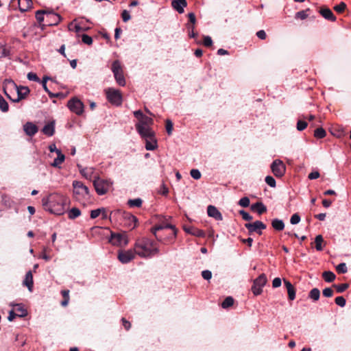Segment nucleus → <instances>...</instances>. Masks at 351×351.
Wrapping results in <instances>:
<instances>
[{
  "mask_svg": "<svg viewBox=\"0 0 351 351\" xmlns=\"http://www.w3.org/2000/svg\"><path fill=\"white\" fill-rule=\"evenodd\" d=\"M42 204L45 210L54 215H60L65 210L66 199L60 194L53 193L43 198Z\"/></svg>",
  "mask_w": 351,
  "mask_h": 351,
  "instance_id": "1",
  "label": "nucleus"
},
{
  "mask_svg": "<svg viewBox=\"0 0 351 351\" xmlns=\"http://www.w3.org/2000/svg\"><path fill=\"white\" fill-rule=\"evenodd\" d=\"M134 250L141 258H151L159 253V249L155 241L147 237L136 239Z\"/></svg>",
  "mask_w": 351,
  "mask_h": 351,
  "instance_id": "2",
  "label": "nucleus"
},
{
  "mask_svg": "<svg viewBox=\"0 0 351 351\" xmlns=\"http://www.w3.org/2000/svg\"><path fill=\"white\" fill-rule=\"evenodd\" d=\"M3 92L11 101L19 102L27 97L29 89L27 86H18L11 80H5L3 82Z\"/></svg>",
  "mask_w": 351,
  "mask_h": 351,
  "instance_id": "3",
  "label": "nucleus"
},
{
  "mask_svg": "<svg viewBox=\"0 0 351 351\" xmlns=\"http://www.w3.org/2000/svg\"><path fill=\"white\" fill-rule=\"evenodd\" d=\"M93 186L97 193L99 195H103L110 189L112 186V182L110 180H105L98 177L93 180Z\"/></svg>",
  "mask_w": 351,
  "mask_h": 351,
  "instance_id": "4",
  "label": "nucleus"
},
{
  "mask_svg": "<svg viewBox=\"0 0 351 351\" xmlns=\"http://www.w3.org/2000/svg\"><path fill=\"white\" fill-rule=\"evenodd\" d=\"M68 28L69 31L75 32L77 36H82L83 43L88 44V34L85 33L88 29L87 27L82 25L81 22L75 20L69 24Z\"/></svg>",
  "mask_w": 351,
  "mask_h": 351,
  "instance_id": "5",
  "label": "nucleus"
},
{
  "mask_svg": "<svg viewBox=\"0 0 351 351\" xmlns=\"http://www.w3.org/2000/svg\"><path fill=\"white\" fill-rule=\"evenodd\" d=\"M112 71L114 73V76L117 82L120 86H125V80L123 76L122 67L119 60H115L113 62L112 65Z\"/></svg>",
  "mask_w": 351,
  "mask_h": 351,
  "instance_id": "6",
  "label": "nucleus"
},
{
  "mask_svg": "<svg viewBox=\"0 0 351 351\" xmlns=\"http://www.w3.org/2000/svg\"><path fill=\"white\" fill-rule=\"evenodd\" d=\"M109 242L114 245L124 247L128 243V239L125 232L114 233L111 232Z\"/></svg>",
  "mask_w": 351,
  "mask_h": 351,
  "instance_id": "7",
  "label": "nucleus"
},
{
  "mask_svg": "<svg viewBox=\"0 0 351 351\" xmlns=\"http://www.w3.org/2000/svg\"><path fill=\"white\" fill-rule=\"evenodd\" d=\"M72 185L73 187V195L76 199H82L84 195L88 193V187L82 182L74 180Z\"/></svg>",
  "mask_w": 351,
  "mask_h": 351,
  "instance_id": "8",
  "label": "nucleus"
},
{
  "mask_svg": "<svg viewBox=\"0 0 351 351\" xmlns=\"http://www.w3.org/2000/svg\"><path fill=\"white\" fill-rule=\"evenodd\" d=\"M106 97L108 101L113 105L119 106L122 104V95L118 90L108 88L106 90Z\"/></svg>",
  "mask_w": 351,
  "mask_h": 351,
  "instance_id": "9",
  "label": "nucleus"
},
{
  "mask_svg": "<svg viewBox=\"0 0 351 351\" xmlns=\"http://www.w3.org/2000/svg\"><path fill=\"white\" fill-rule=\"evenodd\" d=\"M267 281V277L265 274H261L254 280L252 291L255 295H258L262 293V288L265 285Z\"/></svg>",
  "mask_w": 351,
  "mask_h": 351,
  "instance_id": "10",
  "label": "nucleus"
},
{
  "mask_svg": "<svg viewBox=\"0 0 351 351\" xmlns=\"http://www.w3.org/2000/svg\"><path fill=\"white\" fill-rule=\"evenodd\" d=\"M67 106L71 111L77 115H80L84 112V106L83 103L76 97L70 99L67 103Z\"/></svg>",
  "mask_w": 351,
  "mask_h": 351,
  "instance_id": "11",
  "label": "nucleus"
},
{
  "mask_svg": "<svg viewBox=\"0 0 351 351\" xmlns=\"http://www.w3.org/2000/svg\"><path fill=\"white\" fill-rule=\"evenodd\" d=\"M271 169L275 176L282 177L285 173L286 167L280 160H275L271 165Z\"/></svg>",
  "mask_w": 351,
  "mask_h": 351,
  "instance_id": "12",
  "label": "nucleus"
},
{
  "mask_svg": "<svg viewBox=\"0 0 351 351\" xmlns=\"http://www.w3.org/2000/svg\"><path fill=\"white\" fill-rule=\"evenodd\" d=\"M245 227L248 230L249 234L256 232L259 235H261L262 230L266 228V225L261 221H256L253 223H245Z\"/></svg>",
  "mask_w": 351,
  "mask_h": 351,
  "instance_id": "13",
  "label": "nucleus"
},
{
  "mask_svg": "<svg viewBox=\"0 0 351 351\" xmlns=\"http://www.w3.org/2000/svg\"><path fill=\"white\" fill-rule=\"evenodd\" d=\"M136 128L139 134L146 140H154V138H155V134L150 128L145 127L140 123H137L136 124Z\"/></svg>",
  "mask_w": 351,
  "mask_h": 351,
  "instance_id": "14",
  "label": "nucleus"
},
{
  "mask_svg": "<svg viewBox=\"0 0 351 351\" xmlns=\"http://www.w3.org/2000/svg\"><path fill=\"white\" fill-rule=\"evenodd\" d=\"M136 253L133 250H121L118 254V259L122 263H128L134 258Z\"/></svg>",
  "mask_w": 351,
  "mask_h": 351,
  "instance_id": "15",
  "label": "nucleus"
},
{
  "mask_svg": "<svg viewBox=\"0 0 351 351\" xmlns=\"http://www.w3.org/2000/svg\"><path fill=\"white\" fill-rule=\"evenodd\" d=\"M47 23L45 25L51 26L58 25L61 21V16L53 12H48L46 16ZM44 26V25H43Z\"/></svg>",
  "mask_w": 351,
  "mask_h": 351,
  "instance_id": "16",
  "label": "nucleus"
},
{
  "mask_svg": "<svg viewBox=\"0 0 351 351\" xmlns=\"http://www.w3.org/2000/svg\"><path fill=\"white\" fill-rule=\"evenodd\" d=\"M319 13L328 21L335 22L337 19L331 10L326 6L321 7Z\"/></svg>",
  "mask_w": 351,
  "mask_h": 351,
  "instance_id": "17",
  "label": "nucleus"
},
{
  "mask_svg": "<svg viewBox=\"0 0 351 351\" xmlns=\"http://www.w3.org/2000/svg\"><path fill=\"white\" fill-rule=\"evenodd\" d=\"M17 2L19 10L21 12H26L29 10L32 6V0H12L11 3H14Z\"/></svg>",
  "mask_w": 351,
  "mask_h": 351,
  "instance_id": "18",
  "label": "nucleus"
},
{
  "mask_svg": "<svg viewBox=\"0 0 351 351\" xmlns=\"http://www.w3.org/2000/svg\"><path fill=\"white\" fill-rule=\"evenodd\" d=\"M23 130L25 134L29 136H33L38 131V127L32 122H27L23 125Z\"/></svg>",
  "mask_w": 351,
  "mask_h": 351,
  "instance_id": "19",
  "label": "nucleus"
},
{
  "mask_svg": "<svg viewBox=\"0 0 351 351\" xmlns=\"http://www.w3.org/2000/svg\"><path fill=\"white\" fill-rule=\"evenodd\" d=\"M184 230L186 232L197 237L203 238L206 235L202 230L198 229L194 226H184Z\"/></svg>",
  "mask_w": 351,
  "mask_h": 351,
  "instance_id": "20",
  "label": "nucleus"
},
{
  "mask_svg": "<svg viewBox=\"0 0 351 351\" xmlns=\"http://www.w3.org/2000/svg\"><path fill=\"white\" fill-rule=\"evenodd\" d=\"M207 213L209 217H213L216 220L221 221L223 219L221 213L214 206H208L207 208Z\"/></svg>",
  "mask_w": 351,
  "mask_h": 351,
  "instance_id": "21",
  "label": "nucleus"
},
{
  "mask_svg": "<svg viewBox=\"0 0 351 351\" xmlns=\"http://www.w3.org/2000/svg\"><path fill=\"white\" fill-rule=\"evenodd\" d=\"M171 5L178 13L184 12V8L187 5L186 0H172Z\"/></svg>",
  "mask_w": 351,
  "mask_h": 351,
  "instance_id": "22",
  "label": "nucleus"
},
{
  "mask_svg": "<svg viewBox=\"0 0 351 351\" xmlns=\"http://www.w3.org/2000/svg\"><path fill=\"white\" fill-rule=\"evenodd\" d=\"M164 228H171L173 230V234L176 235V229L175 228V227L172 225H167L165 227L161 226V225H159V226H156L154 227H153L151 230L152 232L154 234V235L155 236V237L156 238V239L159 241H162V239L161 237H158L156 234L157 231L158 230H162Z\"/></svg>",
  "mask_w": 351,
  "mask_h": 351,
  "instance_id": "23",
  "label": "nucleus"
},
{
  "mask_svg": "<svg viewBox=\"0 0 351 351\" xmlns=\"http://www.w3.org/2000/svg\"><path fill=\"white\" fill-rule=\"evenodd\" d=\"M283 281L287 290L289 299L290 300H293L295 298V289L289 280L284 279Z\"/></svg>",
  "mask_w": 351,
  "mask_h": 351,
  "instance_id": "24",
  "label": "nucleus"
},
{
  "mask_svg": "<svg viewBox=\"0 0 351 351\" xmlns=\"http://www.w3.org/2000/svg\"><path fill=\"white\" fill-rule=\"evenodd\" d=\"M99 215H101V219H106L108 217L106 209L104 208H100L96 210H91L90 212V218L92 219H95Z\"/></svg>",
  "mask_w": 351,
  "mask_h": 351,
  "instance_id": "25",
  "label": "nucleus"
},
{
  "mask_svg": "<svg viewBox=\"0 0 351 351\" xmlns=\"http://www.w3.org/2000/svg\"><path fill=\"white\" fill-rule=\"evenodd\" d=\"M42 132H43V134H45V135L48 136H51L54 134V132H55V123L54 121H51L49 123H48L47 124H46L43 130H42Z\"/></svg>",
  "mask_w": 351,
  "mask_h": 351,
  "instance_id": "26",
  "label": "nucleus"
},
{
  "mask_svg": "<svg viewBox=\"0 0 351 351\" xmlns=\"http://www.w3.org/2000/svg\"><path fill=\"white\" fill-rule=\"evenodd\" d=\"M13 311L17 314L18 317H23L27 315V310L21 304H16L13 305Z\"/></svg>",
  "mask_w": 351,
  "mask_h": 351,
  "instance_id": "27",
  "label": "nucleus"
},
{
  "mask_svg": "<svg viewBox=\"0 0 351 351\" xmlns=\"http://www.w3.org/2000/svg\"><path fill=\"white\" fill-rule=\"evenodd\" d=\"M251 209L253 211H256L259 215H262L267 211L266 206L261 202L252 204Z\"/></svg>",
  "mask_w": 351,
  "mask_h": 351,
  "instance_id": "28",
  "label": "nucleus"
},
{
  "mask_svg": "<svg viewBox=\"0 0 351 351\" xmlns=\"http://www.w3.org/2000/svg\"><path fill=\"white\" fill-rule=\"evenodd\" d=\"M23 285L27 286L29 291H32L33 287V276L30 271L27 272L25 278L23 280Z\"/></svg>",
  "mask_w": 351,
  "mask_h": 351,
  "instance_id": "29",
  "label": "nucleus"
},
{
  "mask_svg": "<svg viewBox=\"0 0 351 351\" xmlns=\"http://www.w3.org/2000/svg\"><path fill=\"white\" fill-rule=\"evenodd\" d=\"M125 218L129 221L128 224V228L134 229L136 226L137 218L130 213H125Z\"/></svg>",
  "mask_w": 351,
  "mask_h": 351,
  "instance_id": "30",
  "label": "nucleus"
},
{
  "mask_svg": "<svg viewBox=\"0 0 351 351\" xmlns=\"http://www.w3.org/2000/svg\"><path fill=\"white\" fill-rule=\"evenodd\" d=\"M271 226L276 230L278 231H281L285 228V223L282 220L278 219H273L271 221Z\"/></svg>",
  "mask_w": 351,
  "mask_h": 351,
  "instance_id": "31",
  "label": "nucleus"
},
{
  "mask_svg": "<svg viewBox=\"0 0 351 351\" xmlns=\"http://www.w3.org/2000/svg\"><path fill=\"white\" fill-rule=\"evenodd\" d=\"M64 155L61 152V151H58L57 158L54 159L51 165L55 167H59V165L64 161Z\"/></svg>",
  "mask_w": 351,
  "mask_h": 351,
  "instance_id": "32",
  "label": "nucleus"
},
{
  "mask_svg": "<svg viewBox=\"0 0 351 351\" xmlns=\"http://www.w3.org/2000/svg\"><path fill=\"white\" fill-rule=\"evenodd\" d=\"M322 278L326 282H332L335 280L336 276L330 271H326L322 273Z\"/></svg>",
  "mask_w": 351,
  "mask_h": 351,
  "instance_id": "33",
  "label": "nucleus"
},
{
  "mask_svg": "<svg viewBox=\"0 0 351 351\" xmlns=\"http://www.w3.org/2000/svg\"><path fill=\"white\" fill-rule=\"evenodd\" d=\"M108 232V229H104L101 227H93L90 229V233L93 236L95 234L105 235Z\"/></svg>",
  "mask_w": 351,
  "mask_h": 351,
  "instance_id": "34",
  "label": "nucleus"
},
{
  "mask_svg": "<svg viewBox=\"0 0 351 351\" xmlns=\"http://www.w3.org/2000/svg\"><path fill=\"white\" fill-rule=\"evenodd\" d=\"M308 297L313 301H317L320 297V291L317 288H313L311 290Z\"/></svg>",
  "mask_w": 351,
  "mask_h": 351,
  "instance_id": "35",
  "label": "nucleus"
},
{
  "mask_svg": "<svg viewBox=\"0 0 351 351\" xmlns=\"http://www.w3.org/2000/svg\"><path fill=\"white\" fill-rule=\"evenodd\" d=\"M157 147V142L156 138L154 140H146L145 148L147 150H154Z\"/></svg>",
  "mask_w": 351,
  "mask_h": 351,
  "instance_id": "36",
  "label": "nucleus"
},
{
  "mask_svg": "<svg viewBox=\"0 0 351 351\" xmlns=\"http://www.w3.org/2000/svg\"><path fill=\"white\" fill-rule=\"evenodd\" d=\"M315 248L317 251H322L323 250L322 243H324L323 237L321 234L316 236L315 239Z\"/></svg>",
  "mask_w": 351,
  "mask_h": 351,
  "instance_id": "37",
  "label": "nucleus"
},
{
  "mask_svg": "<svg viewBox=\"0 0 351 351\" xmlns=\"http://www.w3.org/2000/svg\"><path fill=\"white\" fill-rule=\"evenodd\" d=\"M47 14H48V12L46 10H40L36 11V18L40 25H42V23L44 21V14L47 15Z\"/></svg>",
  "mask_w": 351,
  "mask_h": 351,
  "instance_id": "38",
  "label": "nucleus"
},
{
  "mask_svg": "<svg viewBox=\"0 0 351 351\" xmlns=\"http://www.w3.org/2000/svg\"><path fill=\"white\" fill-rule=\"evenodd\" d=\"M154 123V121L152 118L146 116V115H144L142 119L139 121V123L140 124H141L142 125L145 126V127H149V125H152Z\"/></svg>",
  "mask_w": 351,
  "mask_h": 351,
  "instance_id": "39",
  "label": "nucleus"
},
{
  "mask_svg": "<svg viewBox=\"0 0 351 351\" xmlns=\"http://www.w3.org/2000/svg\"><path fill=\"white\" fill-rule=\"evenodd\" d=\"M61 294L63 297V300L61 302V305L62 306H66L69 301V291L62 290L61 291Z\"/></svg>",
  "mask_w": 351,
  "mask_h": 351,
  "instance_id": "40",
  "label": "nucleus"
},
{
  "mask_svg": "<svg viewBox=\"0 0 351 351\" xmlns=\"http://www.w3.org/2000/svg\"><path fill=\"white\" fill-rule=\"evenodd\" d=\"M234 304V299L231 296H228L225 298L223 302L221 304V307L223 308H228L232 306Z\"/></svg>",
  "mask_w": 351,
  "mask_h": 351,
  "instance_id": "41",
  "label": "nucleus"
},
{
  "mask_svg": "<svg viewBox=\"0 0 351 351\" xmlns=\"http://www.w3.org/2000/svg\"><path fill=\"white\" fill-rule=\"evenodd\" d=\"M309 11H310L309 8H307L305 10L299 11V12H296V14L295 15V18L296 19L304 20L308 17V14L306 12H309Z\"/></svg>",
  "mask_w": 351,
  "mask_h": 351,
  "instance_id": "42",
  "label": "nucleus"
},
{
  "mask_svg": "<svg viewBox=\"0 0 351 351\" xmlns=\"http://www.w3.org/2000/svg\"><path fill=\"white\" fill-rule=\"evenodd\" d=\"M142 203H143V201L141 198L129 199L128 202V204L130 207H141L142 205Z\"/></svg>",
  "mask_w": 351,
  "mask_h": 351,
  "instance_id": "43",
  "label": "nucleus"
},
{
  "mask_svg": "<svg viewBox=\"0 0 351 351\" xmlns=\"http://www.w3.org/2000/svg\"><path fill=\"white\" fill-rule=\"evenodd\" d=\"M0 109L2 112H6L9 110V106L8 102L5 100V99L0 94Z\"/></svg>",
  "mask_w": 351,
  "mask_h": 351,
  "instance_id": "44",
  "label": "nucleus"
},
{
  "mask_svg": "<svg viewBox=\"0 0 351 351\" xmlns=\"http://www.w3.org/2000/svg\"><path fill=\"white\" fill-rule=\"evenodd\" d=\"M81 214V212L77 208H73L69 212V219H75L79 217Z\"/></svg>",
  "mask_w": 351,
  "mask_h": 351,
  "instance_id": "45",
  "label": "nucleus"
},
{
  "mask_svg": "<svg viewBox=\"0 0 351 351\" xmlns=\"http://www.w3.org/2000/svg\"><path fill=\"white\" fill-rule=\"evenodd\" d=\"M326 131L322 128H317L314 131V136L317 138H323L326 136Z\"/></svg>",
  "mask_w": 351,
  "mask_h": 351,
  "instance_id": "46",
  "label": "nucleus"
},
{
  "mask_svg": "<svg viewBox=\"0 0 351 351\" xmlns=\"http://www.w3.org/2000/svg\"><path fill=\"white\" fill-rule=\"evenodd\" d=\"M349 287V285L347 283L341 284V285H333V287H335L338 293H343Z\"/></svg>",
  "mask_w": 351,
  "mask_h": 351,
  "instance_id": "47",
  "label": "nucleus"
},
{
  "mask_svg": "<svg viewBox=\"0 0 351 351\" xmlns=\"http://www.w3.org/2000/svg\"><path fill=\"white\" fill-rule=\"evenodd\" d=\"M336 270L338 274H346L348 271L346 264L345 263L339 264L336 267Z\"/></svg>",
  "mask_w": 351,
  "mask_h": 351,
  "instance_id": "48",
  "label": "nucleus"
},
{
  "mask_svg": "<svg viewBox=\"0 0 351 351\" xmlns=\"http://www.w3.org/2000/svg\"><path fill=\"white\" fill-rule=\"evenodd\" d=\"M334 10L338 13H342L346 9V4L344 2H341L339 4L336 5L333 8Z\"/></svg>",
  "mask_w": 351,
  "mask_h": 351,
  "instance_id": "49",
  "label": "nucleus"
},
{
  "mask_svg": "<svg viewBox=\"0 0 351 351\" xmlns=\"http://www.w3.org/2000/svg\"><path fill=\"white\" fill-rule=\"evenodd\" d=\"M165 128L167 132L169 135H171L173 129V124L169 119H167L165 122Z\"/></svg>",
  "mask_w": 351,
  "mask_h": 351,
  "instance_id": "50",
  "label": "nucleus"
},
{
  "mask_svg": "<svg viewBox=\"0 0 351 351\" xmlns=\"http://www.w3.org/2000/svg\"><path fill=\"white\" fill-rule=\"evenodd\" d=\"M158 193L161 194V195H162L166 196L169 193V189H168V187L164 183H162L160 186V188L158 190Z\"/></svg>",
  "mask_w": 351,
  "mask_h": 351,
  "instance_id": "51",
  "label": "nucleus"
},
{
  "mask_svg": "<svg viewBox=\"0 0 351 351\" xmlns=\"http://www.w3.org/2000/svg\"><path fill=\"white\" fill-rule=\"evenodd\" d=\"M187 29L189 30V35L190 37L195 38L197 36V33L195 32V25L187 24Z\"/></svg>",
  "mask_w": 351,
  "mask_h": 351,
  "instance_id": "52",
  "label": "nucleus"
},
{
  "mask_svg": "<svg viewBox=\"0 0 351 351\" xmlns=\"http://www.w3.org/2000/svg\"><path fill=\"white\" fill-rule=\"evenodd\" d=\"M335 303L343 307L346 305V299L343 296H338L335 300Z\"/></svg>",
  "mask_w": 351,
  "mask_h": 351,
  "instance_id": "53",
  "label": "nucleus"
},
{
  "mask_svg": "<svg viewBox=\"0 0 351 351\" xmlns=\"http://www.w3.org/2000/svg\"><path fill=\"white\" fill-rule=\"evenodd\" d=\"M190 174L191 177L195 180H199L202 176L200 171L196 169H191Z\"/></svg>",
  "mask_w": 351,
  "mask_h": 351,
  "instance_id": "54",
  "label": "nucleus"
},
{
  "mask_svg": "<svg viewBox=\"0 0 351 351\" xmlns=\"http://www.w3.org/2000/svg\"><path fill=\"white\" fill-rule=\"evenodd\" d=\"M239 204L242 207L246 208L250 205V199L247 197H243L240 199Z\"/></svg>",
  "mask_w": 351,
  "mask_h": 351,
  "instance_id": "55",
  "label": "nucleus"
},
{
  "mask_svg": "<svg viewBox=\"0 0 351 351\" xmlns=\"http://www.w3.org/2000/svg\"><path fill=\"white\" fill-rule=\"evenodd\" d=\"M203 39V45L205 47H209L213 45V40L209 36H204Z\"/></svg>",
  "mask_w": 351,
  "mask_h": 351,
  "instance_id": "56",
  "label": "nucleus"
},
{
  "mask_svg": "<svg viewBox=\"0 0 351 351\" xmlns=\"http://www.w3.org/2000/svg\"><path fill=\"white\" fill-rule=\"evenodd\" d=\"M265 182L271 187H275L276 186V182L275 179L272 176H267L265 178Z\"/></svg>",
  "mask_w": 351,
  "mask_h": 351,
  "instance_id": "57",
  "label": "nucleus"
},
{
  "mask_svg": "<svg viewBox=\"0 0 351 351\" xmlns=\"http://www.w3.org/2000/svg\"><path fill=\"white\" fill-rule=\"evenodd\" d=\"M307 127V123L305 121L299 120L297 123V129L299 131L304 130Z\"/></svg>",
  "mask_w": 351,
  "mask_h": 351,
  "instance_id": "58",
  "label": "nucleus"
},
{
  "mask_svg": "<svg viewBox=\"0 0 351 351\" xmlns=\"http://www.w3.org/2000/svg\"><path fill=\"white\" fill-rule=\"evenodd\" d=\"M300 221V217L298 213L293 214L290 219V222L291 224H297Z\"/></svg>",
  "mask_w": 351,
  "mask_h": 351,
  "instance_id": "59",
  "label": "nucleus"
},
{
  "mask_svg": "<svg viewBox=\"0 0 351 351\" xmlns=\"http://www.w3.org/2000/svg\"><path fill=\"white\" fill-rule=\"evenodd\" d=\"M239 213L242 216L243 219L245 221H251L252 219V217L243 210H240Z\"/></svg>",
  "mask_w": 351,
  "mask_h": 351,
  "instance_id": "60",
  "label": "nucleus"
},
{
  "mask_svg": "<svg viewBox=\"0 0 351 351\" xmlns=\"http://www.w3.org/2000/svg\"><path fill=\"white\" fill-rule=\"evenodd\" d=\"M333 290L331 288H326L323 290V295L326 298H330L333 295Z\"/></svg>",
  "mask_w": 351,
  "mask_h": 351,
  "instance_id": "61",
  "label": "nucleus"
},
{
  "mask_svg": "<svg viewBox=\"0 0 351 351\" xmlns=\"http://www.w3.org/2000/svg\"><path fill=\"white\" fill-rule=\"evenodd\" d=\"M189 17V23L187 24H191L195 25L196 23V17L194 13L191 12L188 14Z\"/></svg>",
  "mask_w": 351,
  "mask_h": 351,
  "instance_id": "62",
  "label": "nucleus"
},
{
  "mask_svg": "<svg viewBox=\"0 0 351 351\" xmlns=\"http://www.w3.org/2000/svg\"><path fill=\"white\" fill-rule=\"evenodd\" d=\"M27 79L34 82H40L39 77L34 73L30 72L27 74Z\"/></svg>",
  "mask_w": 351,
  "mask_h": 351,
  "instance_id": "63",
  "label": "nucleus"
},
{
  "mask_svg": "<svg viewBox=\"0 0 351 351\" xmlns=\"http://www.w3.org/2000/svg\"><path fill=\"white\" fill-rule=\"evenodd\" d=\"M202 276L205 280H210L212 277V273L209 270H204L202 272Z\"/></svg>",
  "mask_w": 351,
  "mask_h": 351,
  "instance_id": "64",
  "label": "nucleus"
}]
</instances>
